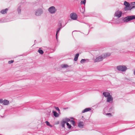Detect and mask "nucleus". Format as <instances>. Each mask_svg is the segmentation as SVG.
Masks as SVG:
<instances>
[{
    "label": "nucleus",
    "instance_id": "nucleus-1",
    "mask_svg": "<svg viewBox=\"0 0 135 135\" xmlns=\"http://www.w3.org/2000/svg\"><path fill=\"white\" fill-rule=\"evenodd\" d=\"M111 55V54L109 53H104L100 56L97 57L94 60V62H98L102 61L104 59L109 57Z\"/></svg>",
    "mask_w": 135,
    "mask_h": 135
},
{
    "label": "nucleus",
    "instance_id": "nucleus-2",
    "mask_svg": "<svg viewBox=\"0 0 135 135\" xmlns=\"http://www.w3.org/2000/svg\"><path fill=\"white\" fill-rule=\"evenodd\" d=\"M135 19V15L128 16L124 18L123 21L124 22H127Z\"/></svg>",
    "mask_w": 135,
    "mask_h": 135
},
{
    "label": "nucleus",
    "instance_id": "nucleus-3",
    "mask_svg": "<svg viewBox=\"0 0 135 135\" xmlns=\"http://www.w3.org/2000/svg\"><path fill=\"white\" fill-rule=\"evenodd\" d=\"M117 69L122 72L125 71L127 69V67L125 65H119L116 67Z\"/></svg>",
    "mask_w": 135,
    "mask_h": 135
},
{
    "label": "nucleus",
    "instance_id": "nucleus-4",
    "mask_svg": "<svg viewBox=\"0 0 135 135\" xmlns=\"http://www.w3.org/2000/svg\"><path fill=\"white\" fill-rule=\"evenodd\" d=\"M124 5L125 6L124 8V10L125 11H127V10H131L132 9H131V6L130 4L126 1L124 2Z\"/></svg>",
    "mask_w": 135,
    "mask_h": 135
},
{
    "label": "nucleus",
    "instance_id": "nucleus-5",
    "mask_svg": "<svg viewBox=\"0 0 135 135\" xmlns=\"http://www.w3.org/2000/svg\"><path fill=\"white\" fill-rule=\"evenodd\" d=\"M48 11L51 14H53L55 13L56 11V9L54 6H51L48 9Z\"/></svg>",
    "mask_w": 135,
    "mask_h": 135
},
{
    "label": "nucleus",
    "instance_id": "nucleus-6",
    "mask_svg": "<svg viewBox=\"0 0 135 135\" xmlns=\"http://www.w3.org/2000/svg\"><path fill=\"white\" fill-rule=\"evenodd\" d=\"M43 13L42 10L40 9H38L35 12V15L36 16H39Z\"/></svg>",
    "mask_w": 135,
    "mask_h": 135
},
{
    "label": "nucleus",
    "instance_id": "nucleus-7",
    "mask_svg": "<svg viewBox=\"0 0 135 135\" xmlns=\"http://www.w3.org/2000/svg\"><path fill=\"white\" fill-rule=\"evenodd\" d=\"M71 19L73 20H76L77 18V16L74 13H71L70 15Z\"/></svg>",
    "mask_w": 135,
    "mask_h": 135
},
{
    "label": "nucleus",
    "instance_id": "nucleus-8",
    "mask_svg": "<svg viewBox=\"0 0 135 135\" xmlns=\"http://www.w3.org/2000/svg\"><path fill=\"white\" fill-rule=\"evenodd\" d=\"M107 102L112 103L113 102V98L111 95H110L107 98Z\"/></svg>",
    "mask_w": 135,
    "mask_h": 135
},
{
    "label": "nucleus",
    "instance_id": "nucleus-9",
    "mask_svg": "<svg viewBox=\"0 0 135 135\" xmlns=\"http://www.w3.org/2000/svg\"><path fill=\"white\" fill-rule=\"evenodd\" d=\"M122 14V12L117 11L115 12L114 15L115 16L118 17L119 18L121 16Z\"/></svg>",
    "mask_w": 135,
    "mask_h": 135
},
{
    "label": "nucleus",
    "instance_id": "nucleus-10",
    "mask_svg": "<svg viewBox=\"0 0 135 135\" xmlns=\"http://www.w3.org/2000/svg\"><path fill=\"white\" fill-rule=\"evenodd\" d=\"M66 123V122L64 121V119H63L60 122L61 126L63 128H65V124Z\"/></svg>",
    "mask_w": 135,
    "mask_h": 135
},
{
    "label": "nucleus",
    "instance_id": "nucleus-11",
    "mask_svg": "<svg viewBox=\"0 0 135 135\" xmlns=\"http://www.w3.org/2000/svg\"><path fill=\"white\" fill-rule=\"evenodd\" d=\"M103 94L105 97H108L110 95V93L107 92H104L103 93Z\"/></svg>",
    "mask_w": 135,
    "mask_h": 135
},
{
    "label": "nucleus",
    "instance_id": "nucleus-12",
    "mask_svg": "<svg viewBox=\"0 0 135 135\" xmlns=\"http://www.w3.org/2000/svg\"><path fill=\"white\" fill-rule=\"evenodd\" d=\"M78 126L81 128H82L84 127V123L83 122H79Z\"/></svg>",
    "mask_w": 135,
    "mask_h": 135
},
{
    "label": "nucleus",
    "instance_id": "nucleus-13",
    "mask_svg": "<svg viewBox=\"0 0 135 135\" xmlns=\"http://www.w3.org/2000/svg\"><path fill=\"white\" fill-rule=\"evenodd\" d=\"M8 10V8H6L5 9H3L1 11V13L2 14H5L7 13V12Z\"/></svg>",
    "mask_w": 135,
    "mask_h": 135
},
{
    "label": "nucleus",
    "instance_id": "nucleus-14",
    "mask_svg": "<svg viewBox=\"0 0 135 135\" xmlns=\"http://www.w3.org/2000/svg\"><path fill=\"white\" fill-rule=\"evenodd\" d=\"M91 110V109L90 108H87L83 110L82 112V113H83L88 112Z\"/></svg>",
    "mask_w": 135,
    "mask_h": 135
},
{
    "label": "nucleus",
    "instance_id": "nucleus-15",
    "mask_svg": "<svg viewBox=\"0 0 135 135\" xmlns=\"http://www.w3.org/2000/svg\"><path fill=\"white\" fill-rule=\"evenodd\" d=\"M9 103V101L6 100V99H4L3 100V104L5 105H8Z\"/></svg>",
    "mask_w": 135,
    "mask_h": 135
},
{
    "label": "nucleus",
    "instance_id": "nucleus-16",
    "mask_svg": "<svg viewBox=\"0 0 135 135\" xmlns=\"http://www.w3.org/2000/svg\"><path fill=\"white\" fill-rule=\"evenodd\" d=\"M61 67L62 68H67L69 67L68 65L66 64H62L61 65Z\"/></svg>",
    "mask_w": 135,
    "mask_h": 135
},
{
    "label": "nucleus",
    "instance_id": "nucleus-17",
    "mask_svg": "<svg viewBox=\"0 0 135 135\" xmlns=\"http://www.w3.org/2000/svg\"><path fill=\"white\" fill-rule=\"evenodd\" d=\"M53 113L54 116L56 117H58L59 116L58 113L55 111H53Z\"/></svg>",
    "mask_w": 135,
    "mask_h": 135
},
{
    "label": "nucleus",
    "instance_id": "nucleus-18",
    "mask_svg": "<svg viewBox=\"0 0 135 135\" xmlns=\"http://www.w3.org/2000/svg\"><path fill=\"white\" fill-rule=\"evenodd\" d=\"M79 55V54L78 53L76 54L74 59L75 61H76L77 60Z\"/></svg>",
    "mask_w": 135,
    "mask_h": 135
},
{
    "label": "nucleus",
    "instance_id": "nucleus-19",
    "mask_svg": "<svg viewBox=\"0 0 135 135\" xmlns=\"http://www.w3.org/2000/svg\"><path fill=\"white\" fill-rule=\"evenodd\" d=\"M38 52L41 55L43 54L44 53V51L42 50L41 49V48L39 49L38 50Z\"/></svg>",
    "mask_w": 135,
    "mask_h": 135
},
{
    "label": "nucleus",
    "instance_id": "nucleus-20",
    "mask_svg": "<svg viewBox=\"0 0 135 135\" xmlns=\"http://www.w3.org/2000/svg\"><path fill=\"white\" fill-rule=\"evenodd\" d=\"M17 11L18 14H20L21 13V8L20 6L17 9Z\"/></svg>",
    "mask_w": 135,
    "mask_h": 135
},
{
    "label": "nucleus",
    "instance_id": "nucleus-21",
    "mask_svg": "<svg viewBox=\"0 0 135 135\" xmlns=\"http://www.w3.org/2000/svg\"><path fill=\"white\" fill-rule=\"evenodd\" d=\"M87 59H82L80 61V63L81 64H83L86 61L88 60Z\"/></svg>",
    "mask_w": 135,
    "mask_h": 135
},
{
    "label": "nucleus",
    "instance_id": "nucleus-22",
    "mask_svg": "<svg viewBox=\"0 0 135 135\" xmlns=\"http://www.w3.org/2000/svg\"><path fill=\"white\" fill-rule=\"evenodd\" d=\"M64 119V121L66 122V123H68V122L70 121V119L68 118H66L65 119Z\"/></svg>",
    "mask_w": 135,
    "mask_h": 135
},
{
    "label": "nucleus",
    "instance_id": "nucleus-23",
    "mask_svg": "<svg viewBox=\"0 0 135 135\" xmlns=\"http://www.w3.org/2000/svg\"><path fill=\"white\" fill-rule=\"evenodd\" d=\"M86 2V0H84L83 1H81L80 2V4H83L84 5L85 4Z\"/></svg>",
    "mask_w": 135,
    "mask_h": 135
},
{
    "label": "nucleus",
    "instance_id": "nucleus-24",
    "mask_svg": "<svg viewBox=\"0 0 135 135\" xmlns=\"http://www.w3.org/2000/svg\"><path fill=\"white\" fill-rule=\"evenodd\" d=\"M66 125L68 126V128L70 129L71 128V126L69 123H66Z\"/></svg>",
    "mask_w": 135,
    "mask_h": 135
},
{
    "label": "nucleus",
    "instance_id": "nucleus-25",
    "mask_svg": "<svg viewBox=\"0 0 135 135\" xmlns=\"http://www.w3.org/2000/svg\"><path fill=\"white\" fill-rule=\"evenodd\" d=\"M70 122L72 124L73 126H75V122L74 120H70Z\"/></svg>",
    "mask_w": 135,
    "mask_h": 135
},
{
    "label": "nucleus",
    "instance_id": "nucleus-26",
    "mask_svg": "<svg viewBox=\"0 0 135 135\" xmlns=\"http://www.w3.org/2000/svg\"><path fill=\"white\" fill-rule=\"evenodd\" d=\"M45 123H46V124L47 125V126H50V127H52V126H51L50 123H49V122H48V121H46L45 122Z\"/></svg>",
    "mask_w": 135,
    "mask_h": 135
},
{
    "label": "nucleus",
    "instance_id": "nucleus-27",
    "mask_svg": "<svg viewBox=\"0 0 135 135\" xmlns=\"http://www.w3.org/2000/svg\"><path fill=\"white\" fill-rule=\"evenodd\" d=\"M132 5H133L131 9H133L134 8H135V2L132 3Z\"/></svg>",
    "mask_w": 135,
    "mask_h": 135
},
{
    "label": "nucleus",
    "instance_id": "nucleus-28",
    "mask_svg": "<svg viewBox=\"0 0 135 135\" xmlns=\"http://www.w3.org/2000/svg\"><path fill=\"white\" fill-rule=\"evenodd\" d=\"M61 29V27H59L57 29L56 34H57L59 32V31Z\"/></svg>",
    "mask_w": 135,
    "mask_h": 135
},
{
    "label": "nucleus",
    "instance_id": "nucleus-29",
    "mask_svg": "<svg viewBox=\"0 0 135 135\" xmlns=\"http://www.w3.org/2000/svg\"><path fill=\"white\" fill-rule=\"evenodd\" d=\"M58 26L59 27H61L62 28V23L61 22H60L58 24Z\"/></svg>",
    "mask_w": 135,
    "mask_h": 135
},
{
    "label": "nucleus",
    "instance_id": "nucleus-30",
    "mask_svg": "<svg viewBox=\"0 0 135 135\" xmlns=\"http://www.w3.org/2000/svg\"><path fill=\"white\" fill-rule=\"evenodd\" d=\"M55 109L57 110L58 111V112H59L60 111V110H59V108L58 107H55Z\"/></svg>",
    "mask_w": 135,
    "mask_h": 135
},
{
    "label": "nucleus",
    "instance_id": "nucleus-31",
    "mask_svg": "<svg viewBox=\"0 0 135 135\" xmlns=\"http://www.w3.org/2000/svg\"><path fill=\"white\" fill-rule=\"evenodd\" d=\"M14 62L13 60H10L8 61V63L9 64H11L13 63Z\"/></svg>",
    "mask_w": 135,
    "mask_h": 135
},
{
    "label": "nucleus",
    "instance_id": "nucleus-32",
    "mask_svg": "<svg viewBox=\"0 0 135 135\" xmlns=\"http://www.w3.org/2000/svg\"><path fill=\"white\" fill-rule=\"evenodd\" d=\"M3 103V100L2 99H0V103Z\"/></svg>",
    "mask_w": 135,
    "mask_h": 135
},
{
    "label": "nucleus",
    "instance_id": "nucleus-33",
    "mask_svg": "<svg viewBox=\"0 0 135 135\" xmlns=\"http://www.w3.org/2000/svg\"><path fill=\"white\" fill-rule=\"evenodd\" d=\"M107 115H109V116H112V114L110 113H107L106 114Z\"/></svg>",
    "mask_w": 135,
    "mask_h": 135
},
{
    "label": "nucleus",
    "instance_id": "nucleus-34",
    "mask_svg": "<svg viewBox=\"0 0 135 135\" xmlns=\"http://www.w3.org/2000/svg\"><path fill=\"white\" fill-rule=\"evenodd\" d=\"M56 39L57 41L58 40V38L57 36V34L56 35Z\"/></svg>",
    "mask_w": 135,
    "mask_h": 135
},
{
    "label": "nucleus",
    "instance_id": "nucleus-35",
    "mask_svg": "<svg viewBox=\"0 0 135 135\" xmlns=\"http://www.w3.org/2000/svg\"><path fill=\"white\" fill-rule=\"evenodd\" d=\"M112 108H110L109 109V111L110 112L111 111V110H112Z\"/></svg>",
    "mask_w": 135,
    "mask_h": 135
},
{
    "label": "nucleus",
    "instance_id": "nucleus-36",
    "mask_svg": "<svg viewBox=\"0 0 135 135\" xmlns=\"http://www.w3.org/2000/svg\"><path fill=\"white\" fill-rule=\"evenodd\" d=\"M70 119H74V118L73 117H70Z\"/></svg>",
    "mask_w": 135,
    "mask_h": 135
},
{
    "label": "nucleus",
    "instance_id": "nucleus-37",
    "mask_svg": "<svg viewBox=\"0 0 135 135\" xmlns=\"http://www.w3.org/2000/svg\"><path fill=\"white\" fill-rule=\"evenodd\" d=\"M134 75H135V70H134Z\"/></svg>",
    "mask_w": 135,
    "mask_h": 135
},
{
    "label": "nucleus",
    "instance_id": "nucleus-38",
    "mask_svg": "<svg viewBox=\"0 0 135 135\" xmlns=\"http://www.w3.org/2000/svg\"><path fill=\"white\" fill-rule=\"evenodd\" d=\"M84 117V116H83L82 117V118H83Z\"/></svg>",
    "mask_w": 135,
    "mask_h": 135
},
{
    "label": "nucleus",
    "instance_id": "nucleus-39",
    "mask_svg": "<svg viewBox=\"0 0 135 135\" xmlns=\"http://www.w3.org/2000/svg\"><path fill=\"white\" fill-rule=\"evenodd\" d=\"M66 109V108H64V109Z\"/></svg>",
    "mask_w": 135,
    "mask_h": 135
},
{
    "label": "nucleus",
    "instance_id": "nucleus-40",
    "mask_svg": "<svg viewBox=\"0 0 135 135\" xmlns=\"http://www.w3.org/2000/svg\"><path fill=\"white\" fill-rule=\"evenodd\" d=\"M66 23H66L65 24V25H66Z\"/></svg>",
    "mask_w": 135,
    "mask_h": 135
}]
</instances>
